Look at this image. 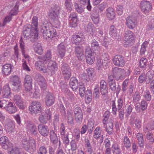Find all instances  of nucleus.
<instances>
[{"label":"nucleus","instance_id":"obj_47","mask_svg":"<svg viewBox=\"0 0 154 154\" xmlns=\"http://www.w3.org/2000/svg\"><path fill=\"white\" fill-rule=\"evenodd\" d=\"M109 34L113 37H116L118 35V32L114 26H111Z\"/></svg>","mask_w":154,"mask_h":154},{"label":"nucleus","instance_id":"obj_15","mask_svg":"<svg viewBox=\"0 0 154 154\" xmlns=\"http://www.w3.org/2000/svg\"><path fill=\"white\" fill-rule=\"evenodd\" d=\"M86 58L87 63L91 64L95 60V57L91 51L89 49H87L86 51Z\"/></svg>","mask_w":154,"mask_h":154},{"label":"nucleus","instance_id":"obj_44","mask_svg":"<svg viewBox=\"0 0 154 154\" xmlns=\"http://www.w3.org/2000/svg\"><path fill=\"white\" fill-rule=\"evenodd\" d=\"M147 79V83H149L154 76V72L152 70L148 71L146 75Z\"/></svg>","mask_w":154,"mask_h":154},{"label":"nucleus","instance_id":"obj_32","mask_svg":"<svg viewBox=\"0 0 154 154\" xmlns=\"http://www.w3.org/2000/svg\"><path fill=\"white\" fill-rule=\"evenodd\" d=\"M33 48L35 52L38 54L41 55L43 54V51L40 44L37 43H34L33 45Z\"/></svg>","mask_w":154,"mask_h":154},{"label":"nucleus","instance_id":"obj_61","mask_svg":"<svg viewBox=\"0 0 154 154\" xmlns=\"http://www.w3.org/2000/svg\"><path fill=\"white\" fill-rule=\"evenodd\" d=\"M85 88L84 85H80L79 87V94L81 97H83L85 93Z\"/></svg>","mask_w":154,"mask_h":154},{"label":"nucleus","instance_id":"obj_49","mask_svg":"<svg viewBox=\"0 0 154 154\" xmlns=\"http://www.w3.org/2000/svg\"><path fill=\"white\" fill-rule=\"evenodd\" d=\"M93 96L96 99L98 98L100 96L99 88L98 85H96L94 89Z\"/></svg>","mask_w":154,"mask_h":154},{"label":"nucleus","instance_id":"obj_28","mask_svg":"<svg viewBox=\"0 0 154 154\" xmlns=\"http://www.w3.org/2000/svg\"><path fill=\"white\" fill-rule=\"evenodd\" d=\"M10 88L8 84H6L3 87L2 96L3 98H7L10 94Z\"/></svg>","mask_w":154,"mask_h":154},{"label":"nucleus","instance_id":"obj_62","mask_svg":"<svg viewBox=\"0 0 154 154\" xmlns=\"http://www.w3.org/2000/svg\"><path fill=\"white\" fill-rule=\"evenodd\" d=\"M18 7L17 5H15L13 9H12L10 13V14L11 16L17 14L18 12Z\"/></svg>","mask_w":154,"mask_h":154},{"label":"nucleus","instance_id":"obj_4","mask_svg":"<svg viewBox=\"0 0 154 154\" xmlns=\"http://www.w3.org/2000/svg\"><path fill=\"white\" fill-rule=\"evenodd\" d=\"M133 32L130 31H126L124 34V44L126 47L132 45L134 43V37Z\"/></svg>","mask_w":154,"mask_h":154},{"label":"nucleus","instance_id":"obj_5","mask_svg":"<svg viewBox=\"0 0 154 154\" xmlns=\"http://www.w3.org/2000/svg\"><path fill=\"white\" fill-rule=\"evenodd\" d=\"M10 79L12 85L14 86V89L15 91H19L22 88L21 83L19 78L15 75L11 77Z\"/></svg>","mask_w":154,"mask_h":154},{"label":"nucleus","instance_id":"obj_1","mask_svg":"<svg viewBox=\"0 0 154 154\" xmlns=\"http://www.w3.org/2000/svg\"><path fill=\"white\" fill-rule=\"evenodd\" d=\"M38 18L34 17L32 20L31 29L28 28L23 31V34L32 42H34L38 38Z\"/></svg>","mask_w":154,"mask_h":154},{"label":"nucleus","instance_id":"obj_29","mask_svg":"<svg viewBox=\"0 0 154 154\" xmlns=\"http://www.w3.org/2000/svg\"><path fill=\"white\" fill-rule=\"evenodd\" d=\"M106 125V128L108 134H112L113 133V121L111 120L110 121H107L106 124H104Z\"/></svg>","mask_w":154,"mask_h":154},{"label":"nucleus","instance_id":"obj_52","mask_svg":"<svg viewBox=\"0 0 154 154\" xmlns=\"http://www.w3.org/2000/svg\"><path fill=\"white\" fill-rule=\"evenodd\" d=\"M80 2L81 4L84 5H87V8L89 11H90L91 9V6L90 5L89 0H80Z\"/></svg>","mask_w":154,"mask_h":154},{"label":"nucleus","instance_id":"obj_12","mask_svg":"<svg viewBox=\"0 0 154 154\" xmlns=\"http://www.w3.org/2000/svg\"><path fill=\"white\" fill-rule=\"evenodd\" d=\"M46 63L40 57L39 60L35 63V66L38 70L42 71L44 73H46L47 70L46 69Z\"/></svg>","mask_w":154,"mask_h":154},{"label":"nucleus","instance_id":"obj_22","mask_svg":"<svg viewBox=\"0 0 154 154\" xmlns=\"http://www.w3.org/2000/svg\"><path fill=\"white\" fill-rule=\"evenodd\" d=\"M0 143L4 149H7L9 148L10 143L8 138L6 136L2 137L0 138Z\"/></svg>","mask_w":154,"mask_h":154},{"label":"nucleus","instance_id":"obj_2","mask_svg":"<svg viewBox=\"0 0 154 154\" xmlns=\"http://www.w3.org/2000/svg\"><path fill=\"white\" fill-rule=\"evenodd\" d=\"M50 23H43L42 26L43 36L46 40L55 36L57 34L56 30L50 25Z\"/></svg>","mask_w":154,"mask_h":154},{"label":"nucleus","instance_id":"obj_40","mask_svg":"<svg viewBox=\"0 0 154 154\" xmlns=\"http://www.w3.org/2000/svg\"><path fill=\"white\" fill-rule=\"evenodd\" d=\"M41 58L45 63H48L49 61L51 60V51L49 50L48 51L45 55Z\"/></svg>","mask_w":154,"mask_h":154},{"label":"nucleus","instance_id":"obj_26","mask_svg":"<svg viewBox=\"0 0 154 154\" xmlns=\"http://www.w3.org/2000/svg\"><path fill=\"white\" fill-rule=\"evenodd\" d=\"M69 21L72 27H75L77 26V15L76 13H72L69 16Z\"/></svg>","mask_w":154,"mask_h":154},{"label":"nucleus","instance_id":"obj_46","mask_svg":"<svg viewBox=\"0 0 154 154\" xmlns=\"http://www.w3.org/2000/svg\"><path fill=\"white\" fill-rule=\"evenodd\" d=\"M112 150L113 154H119L121 153L120 149L116 143H114L112 145Z\"/></svg>","mask_w":154,"mask_h":154},{"label":"nucleus","instance_id":"obj_36","mask_svg":"<svg viewBox=\"0 0 154 154\" xmlns=\"http://www.w3.org/2000/svg\"><path fill=\"white\" fill-rule=\"evenodd\" d=\"M78 82L75 77L72 78L70 80L69 85L72 89L74 91L77 90L78 88Z\"/></svg>","mask_w":154,"mask_h":154},{"label":"nucleus","instance_id":"obj_39","mask_svg":"<svg viewBox=\"0 0 154 154\" xmlns=\"http://www.w3.org/2000/svg\"><path fill=\"white\" fill-rule=\"evenodd\" d=\"M91 47L92 49L94 51H99L101 48L98 42L95 40L92 41Z\"/></svg>","mask_w":154,"mask_h":154},{"label":"nucleus","instance_id":"obj_37","mask_svg":"<svg viewBox=\"0 0 154 154\" xmlns=\"http://www.w3.org/2000/svg\"><path fill=\"white\" fill-rule=\"evenodd\" d=\"M6 111L9 113H14L17 111V109L16 106H14L13 103L11 102L7 106L6 109Z\"/></svg>","mask_w":154,"mask_h":154},{"label":"nucleus","instance_id":"obj_38","mask_svg":"<svg viewBox=\"0 0 154 154\" xmlns=\"http://www.w3.org/2000/svg\"><path fill=\"white\" fill-rule=\"evenodd\" d=\"M106 14L107 17L110 20L113 19L115 17V13L114 9L112 8H108L106 11Z\"/></svg>","mask_w":154,"mask_h":154},{"label":"nucleus","instance_id":"obj_43","mask_svg":"<svg viewBox=\"0 0 154 154\" xmlns=\"http://www.w3.org/2000/svg\"><path fill=\"white\" fill-rule=\"evenodd\" d=\"M50 139L54 143L56 144L58 142V138L56 134L53 130L50 131Z\"/></svg>","mask_w":154,"mask_h":154},{"label":"nucleus","instance_id":"obj_34","mask_svg":"<svg viewBox=\"0 0 154 154\" xmlns=\"http://www.w3.org/2000/svg\"><path fill=\"white\" fill-rule=\"evenodd\" d=\"M75 52L76 56L79 60H82L85 58L83 49L82 48L79 47H76L75 48Z\"/></svg>","mask_w":154,"mask_h":154},{"label":"nucleus","instance_id":"obj_59","mask_svg":"<svg viewBox=\"0 0 154 154\" xmlns=\"http://www.w3.org/2000/svg\"><path fill=\"white\" fill-rule=\"evenodd\" d=\"M65 5L67 9L69 11H71L72 7V4L71 0H66Z\"/></svg>","mask_w":154,"mask_h":154},{"label":"nucleus","instance_id":"obj_63","mask_svg":"<svg viewBox=\"0 0 154 154\" xmlns=\"http://www.w3.org/2000/svg\"><path fill=\"white\" fill-rule=\"evenodd\" d=\"M108 58V55L107 54H105L102 55L101 60L102 62H103V63L107 64L109 62Z\"/></svg>","mask_w":154,"mask_h":154},{"label":"nucleus","instance_id":"obj_45","mask_svg":"<svg viewBox=\"0 0 154 154\" xmlns=\"http://www.w3.org/2000/svg\"><path fill=\"white\" fill-rule=\"evenodd\" d=\"M148 44V42L146 41L144 42L142 44L140 51V54L141 55H143L144 54L146 51V48H147Z\"/></svg>","mask_w":154,"mask_h":154},{"label":"nucleus","instance_id":"obj_7","mask_svg":"<svg viewBox=\"0 0 154 154\" xmlns=\"http://www.w3.org/2000/svg\"><path fill=\"white\" fill-rule=\"evenodd\" d=\"M29 109L32 115H35L41 110V104L39 102H32L29 107Z\"/></svg>","mask_w":154,"mask_h":154},{"label":"nucleus","instance_id":"obj_25","mask_svg":"<svg viewBox=\"0 0 154 154\" xmlns=\"http://www.w3.org/2000/svg\"><path fill=\"white\" fill-rule=\"evenodd\" d=\"M36 82L40 85L42 90H44L46 89L45 80L43 76L40 75L38 76L36 78Z\"/></svg>","mask_w":154,"mask_h":154},{"label":"nucleus","instance_id":"obj_48","mask_svg":"<svg viewBox=\"0 0 154 154\" xmlns=\"http://www.w3.org/2000/svg\"><path fill=\"white\" fill-rule=\"evenodd\" d=\"M137 137L138 140V144L140 147H142L143 146V135L140 133H138L137 135Z\"/></svg>","mask_w":154,"mask_h":154},{"label":"nucleus","instance_id":"obj_60","mask_svg":"<svg viewBox=\"0 0 154 154\" xmlns=\"http://www.w3.org/2000/svg\"><path fill=\"white\" fill-rule=\"evenodd\" d=\"M9 154H22V152L20 149L15 147L11 149Z\"/></svg>","mask_w":154,"mask_h":154},{"label":"nucleus","instance_id":"obj_24","mask_svg":"<svg viewBox=\"0 0 154 154\" xmlns=\"http://www.w3.org/2000/svg\"><path fill=\"white\" fill-rule=\"evenodd\" d=\"M13 67V65L11 64H6L4 65L2 68V73L5 75L10 74Z\"/></svg>","mask_w":154,"mask_h":154},{"label":"nucleus","instance_id":"obj_58","mask_svg":"<svg viewBox=\"0 0 154 154\" xmlns=\"http://www.w3.org/2000/svg\"><path fill=\"white\" fill-rule=\"evenodd\" d=\"M124 144L125 146L127 148L131 146V143L129 138L127 137H125L124 138Z\"/></svg>","mask_w":154,"mask_h":154},{"label":"nucleus","instance_id":"obj_3","mask_svg":"<svg viewBox=\"0 0 154 154\" xmlns=\"http://www.w3.org/2000/svg\"><path fill=\"white\" fill-rule=\"evenodd\" d=\"M59 10L60 8L59 7L53 8L49 14L53 25L56 28H58L60 24L59 16Z\"/></svg>","mask_w":154,"mask_h":154},{"label":"nucleus","instance_id":"obj_20","mask_svg":"<svg viewBox=\"0 0 154 154\" xmlns=\"http://www.w3.org/2000/svg\"><path fill=\"white\" fill-rule=\"evenodd\" d=\"M102 131L100 129L99 127H97L94 131L93 137L96 139H100V143H102L103 141V135L101 133Z\"/></svg>","mask_w":154,"mask_h":154},{"label":"nucleus","instance_id":"obj_14","mask_svg":"<svg viewBox=\"0 0 154 154\" xmlns=\"http://www.w3.org/2000/svg\"><path fill=\"white\" fill-rule=\"evenodd\" d=\"M137 22L135 18L133 17H128L126 19V24L130 29H133L136 25Z\"/></svg>","mask_w":154,"mask_h":154},{"label":"nucleus","instance_id":"obj_13","mask_svg":"<svg viewBox=\"0 0 154 154\" xmlns=\"http://www.w3.org/2000/svg\"><path fill=\"white\" fill-rule=\"evenodd\" d=\"M5 129L6 131L11 135H14L15 133V125L13 122L10 121L6 122L5 125Z\"/></svg>","mask_w":154,"mask_h":154},{"label":"nucleus","instance_id":"obj_54","mask_svg":"<svg viewBox=\"0 0 154 154\" xmlns=\"http://www.w3.org/2000/svg\"><path fill=\"white\" fill-rule=\"evenodd\" d=\"M138 80L140 83H143L145 81H146L147 83V79L145 73H142L139 76Z\"/></svg>","mask_w":154,"mask_h":154},{"label":"nucleus","instance_id":"obj_31","mask_svg":"<svg viewBox=\"0 0 154 154\" xmlns=\"http://www.w3.org/2000/svg\"><path fill=\"white\" fill-rule=\"evenodd\" d=\"M14 100L20 108L22 109L24 108V106L23 102L20 96L15 95L14 96Z\"/></svg>","mask_w":154,"mask_h":154},{"label":"nucleus","instance_id":"obj_23","mask_svg":"<svg viewBox=\"0 0 154 154\" xmlns=\"http://www.w3.org/2000/svg\"><path fill=\"white\" fill-rule=\"evenodd\" d=\"M38 129L39 132L42 135L45 136L48 134L49 129L47 126L40 124L38 126Z\"/></svg>","mask_w":154,"mask_h":154},{"label":"nucleus","instance_id":"obj_33","mask_svg":"<svg viewBox=\"0 0 154 154\" xmlns=\"http://www.w3.org/2000/svg\"><path fill=\"white\" fill-rule=\"evenodd\" d=\"M84 39V36L82 34H80L79 35H73L72 37L71 41L73 43L77 44Z\"/></svg>","mask_w":154,"mask_h":154},{"label":"nucleus","instance_id":"obj_50","mask_svg":"<svg viewBox=\"0 0 154 154\" xmlns=\"http://www.w3.org/2000/svg\"><path fill=\"white\" fill-rule=\"evenodd\" d=\"M147 60L146 58L144 57L141 58L139 61V66L141 68L145 67L147 64Z\"/></svg>","mask_w":154,"mask_h":154},{"label":"nucleus","instance_id":"obj_27","mask_svg":"<svg viewBox=\"0 0 154 154\" xmlns=\"http://www.w3.org/2000/svg\"><path fill=\"white\" fill-rule=\"evenodd\" d=\"M62 66L61 70L63 76L66 79H69L71 76L70 69L66 66V65L64 66V64H63Z\"/></svg>","mask_w":154,"mask_h":154},{"label":"nucleus","instance_id":"obj_55","mask_svg":"<svg viewBox=\"0 0 154 154\" xmlns=\"http://www.w3.org/2000/svg\"><path fill=\"white\" fill-rule=\"evenodd\" d=\"M143 97L147 101H150L151 99L149 91L148 90H145L143 94Z\"/></svg>","mask_w":154,"mask_h":154},{"label":"nucleus","instance_id":"obj_64","mask_svg":"<svg viewBox=\"0 0 154 154\" xmlns=\"http://www.w3.org/2000/svg\"><path fill=\"white\" fill-rule=\"evenodd\" d=\"M75 119L77 122H81L83 119L82 113L75 115Z\"/></svg>","mask_w":154,"mask_h":154},{"label":"nucleus","instance_id":"obj_53","mask_svg":"<svg viewBox=\"0 0 154 154\" xmlns=\"http://www.w3.org/2000/svg\"><path fill=\"white\" fill-rule=\"evenodd\" d=\"M75 7L77 11L79 13H82L84 11V7L83 6L75 3Z\"/></svg>","mask_w":154,"mask_h":154},{"label":"nucleus","instance_id":"obj_16","mask_svg":"<svg viewBox=\"0 0 154 154\" xmlns=\"http://www.w3.org/2000/svg\"><path fill=\"white\" fill-rule=\"evenodd\" d=\"M114 64L118 66H122L125 64V61L123 57L119 55H116L113 59Z\"/></svg>","mask_w":154,"mask_h":154},{"label":"nucleus","instance_id":"obj_30","mask_svg":"<svg viewBox=\"0 0 154 154\" xmlns=\"http://www.w3.org/2000/svg\"><path fill=\"white\" fill-rule=\"evenodd\" d=\"M106 125V128L108 134H112L113 133V121L111 120L110 121H107L106 124H104Z\"/></svg>","mask_w":154,"mask_h":154},{"label":"nucleus","instance_id":"obj_21","mask_svg":"<svg viewBox=\"0 0 154 154\" xmlns=\"http://www.w3.org/2000/svg\"><path fill=\"white\" fill-rule=\"evenodd\" d=\"M55 101V98L53 94L51 93H48L45 98V103L46 105L48 106L52 105Z\"/></svg>","mask_w":154,"mask_h":154},{"label":"nucleus","instance_id":"obj_19","mask_svg":"<svg viewBox=\"0 0 154 154\" xmlns=\"http://www.w3.org/2000/svg\"><path fill=\"white\" fill-rule=\"evenodd\" d=\"M24 147L25 149L28 150L29 149H34L35 147V143L33 139H30L29 141H24L23 142Z\"/></svg>","mask_w":154,"mask_h":154},{"label":"nucleus","instance_id":"obj_8","mask_svg":"<svg viewBox=\"0 0 154 154\" xmlns=\"http://www.w3.org/2000/svg\"><path fill=\"white\" fill-rule=\"evenodd\" d=\"M140 6L142 11L145 14H147L150 10L151 5L149 1L143 0L140 3Z\"/></svg>","mask_w":154,"mask_h":154},{"label":"nucleus","instance_id":"obj_17","mask_svg":"<svg viewBox=\"0 0 154 154\" xmlns=\"http://www.w3.org/2000/svg\"><path fill=\"white\" fill-rule=\"evenodd\" d=\"M67 45L64 43H61L58 46V55L62 58L64 55L66 51V49Z\"/></svg>","mask_w":154,"mask_h":154},{"label":"nucleus","instance_id":"obj_9","mask_svg":"<svg viewBox=\"0 0 154 154\" xmlns=\"http://www.w3.org/2000/svg\"><path fill=\"white\" fill-rule=\"evenodd\" d=\"M112 72L114 76L117 80H121L123 79L122 74H123L125 72L124 69L118 67H115L113 68Z\"/></svg>","mask_w":154,"mask_h":154},{"label":"nucleus","instance_id":"obj_10","mask_svg":"<svg viewBox=\"0 0 154 154\" xmlns=\"http://www.w3.org/2000/svg\"><path fill=\"white\" fill-rule=\"evenodd\" d=\"M24 86L25 90L29 94L31 93L32 90V80L31 77L29 75H26L24 80Z\"/></svg>","mask_w":154,"mask_h":154},{"label":"nucleus","instance_id":"obj_11","mask_svg":"<svg viewBox=\"0 0 154 154\" xmlns=\"http://www.w3.org/2000/svg\"><path fill=\"white\" fill-rule=\"evenodd\" d=\"M51 116L50 111L48 109L46 111L42 113L39 118V121L42 123L45 124L50 119Z\"/></svg>","mask_w":154,"mask_h":154},{"label":"nucleus","instance_id":"obj_41","mask_svg":"<svg viewBox=\"0 0 154 154\" xmlns=\"http://www.w3.org/2000/svg\"><path fill=\"white\" fill-rule=\"evenodd\" d=\"M88 81L93 79L95 75V73L93 68H91L87 69Z\"/></svg>","mask_w":154,"mask_h":154},{"label":"nucleus","instance_id":"obj_42","mask_svg":"<svg viewBox=\"0 0 154 154\" xmlns=\"http://www.w3.org/2000/svg\"><path fill=\"white\" fill-rule=\"evenodd\" d=\"M23 35H22L21 36V38L20 40V47L21 49L22 52V53L24 57L26 59H27V58L28 57V56L27 55H25L24 54V43L23 41V39H22L24 37V36L25 35L23 34ZM29 59H27V60H28Z\"/></svg>","mask_w":154,"mask_h":154},{"label":"nucleus","instance_id":"obj_35","mask_svg":"<svg viewBox=\"0 0 154 154\" xmlns=\"http://www.w3.org/2000/svg\"><path fill=\"white\" fill-rule=\"evenodd\" d=\"M27 131L34 135H36L37 134L36 127L35 125L31 123H29L27 125Z\"/></svg>","mask_w":154,"mask_h":154},{"label":"nucleus","instance_id":"obj_56","mask_svg":"<svg viewBox=\"0 0 154 154\" xmlns=\"http://www.w3.org/2000/svg\"><path fill=\"white\" fill-rule=\"evenodd\" d=\"M146 138L150 142L152 143L154 141V136L151 133L148 132L146 135Z\"/></svg>","mask_w":154,"mask_h":154},{"label":"nucleus","instance_id":"obj_57","mask_svg":"<svg viewBox=\"0 0 154 154\" xmlns=\"http://www.w3.org/2000/svg\"><path fill=\"white\" fill-rule=\"evenodd\" d=\"M10 102L7 101L6 100H3L0 101V107H3L5 109L7 106H8V104L10 103Z\"/></svg>","mask_w":154,"mask_h":154},{"label":"nucleus","instance_id":"obj_18","mask_svg":"<svg viewBox=\"0 0 154 154\" xmlns=\"http://www.w3.org/2000/svg\"><path fill=\"white\" fill-rule=\"evenodd\" d=\"M85 30L87 32L88 34L90 36H93L94 35H96V29L91 23L88 24L85 28Z\"/></svg>","mask_w":154,"mask_h":154},{"label":"nucleus","instance_id":"obj_51","mask_svg":"<svg viewBox=\"0 0 154 154\" xmlns=\"http://www.w3.org/2000/svg\"><path fill=\"white\" fill-rule=\"evenodd\" d=\"M91 17L92 21L95 24H97L99 21V15L97 14H93Z\"/></svg>","mask_w":154,"mask_h":154},{"label":"nucleus","instance_id":"obj_6","mask_svg":"<svg viewBox=\"0 0 154 154\" xmlns=\"http://www.w3.org/2000/svg\"><path fill=\"white\" fill-rule=\"evenodd\" d=\"M46 69L47 72L50 73L51 75L54 74L57 69V64L56 62L54 61L51 60L46 63Z\"/></svg>","mask_w":154,"mask_h":154}]
</instances>
